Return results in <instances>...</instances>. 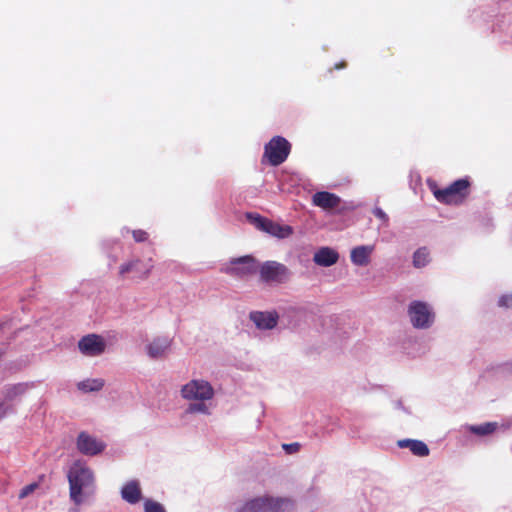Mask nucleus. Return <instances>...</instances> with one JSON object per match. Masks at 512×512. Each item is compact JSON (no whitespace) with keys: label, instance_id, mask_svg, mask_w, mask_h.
Listing matches in <instances>:
<instances>
[{"label":"nucleus","instance_id":"1","mask_svg":"<svg viewBox=\"0 0 512 512\" xmlns=\"http://www.w3.org/2000/svg\"><path fill=\"white\" fill-rule=\"evenodd\" d=\"M180 396L188 402L185 413L189 415H211L215 390L211 383L202 378H194L183 384Z\"/></svg>","mask_w":512,"mask_h":512},{"label":"nucleus","instance_id":"2","mask_svg":"<svg viewBox=\"0 0 512 512\" xmlns=\"http://www.w3.org/2000/svg\"><path fill=\"white\" fill-rule=\"evenodd\" d=\"M69 496L79 506L96 491V480L91 468L81 460L73 462L67 473Z\"/></svg>","mask_w":512,"mask_h":512},{"label":"nucleus","instance_id":"3","mask_svg":"<svg viewBox=\"0 0 512 512\" xmlns=\"http://www.w3.org/2000/svg\"><path fill=\"white\" fill-rule=\"evenodd\" d=\"M408 316L413 327L417 329L430 328L435 319L431 306L422 301H412L409 304Z\"/></svg>","mask_w":512,"mask_h":512},{"label":"nucleus","instance_id":"4","mask_svg":"<svg viewBox=\"0 0 512 512\" xmlns=\"http://www.w3.org/2000/svg\"><path fill=\"white\" fill-rule=\"evenodd\" d=\"M247 219L259 230L276 237L278 239H285L290 237L294 230L289 225L280 224L269 220L259 214H247Z\"/></svg>","mask_w":512,"mask_h":512},{"label":"nucleus","instance_id":"5","mask_svg":"<svg viewBox=\"0 0 512 512\" xmlns=\"http://www.w3.org/2000/svg\"><path fill=\"white\" fill-rule=\"evenodd\" d=\"M289 503L282 499L270 497H257L245 502L235 512H280Z\"/></svg>","mask_w":512,"mask_h":512},{"label":"nucleus","instance_id":"6","mask_svg":"<svg viewBox=\"0 0 512 512\" xmlns=\"http://www.w3.org/2000/svg\"><path fill=\"white\" fill-rule=\"evenodd\" d=\"M260 279L265 283L283 284L290 279L289 269L277 261H266L259 268Z\"/></svg>","mask_w":512,"mask_h":512},{"label":"nucleus","instance_id":"7","mask_svg":"<svg viewBox=\"0 0 512 512\" xmlns=\"http://www.w3.org/2000/svg\"><path fill=\"white\" fill-rule=\"evenodd\" d=\"M290 143L283 137L276 136L265 146L264 156L273 166L283 163L290 153Z\"/></svg>","mask_w":512,"mask_h":512},{"label":"nucleus","instance_id":"8","mask_svg":"<svg viewBox=\"0 0 512 512\" xmlns=\"http://www.w3.org/2000/svg\"><path fill=\"white\" fill-rule=\"evenodd\" d=\"M223 271L233 277L245 278L255 273L256 262L251 256L233 258L225 265Z\"/></svg>","mask_w":512,"mask_h":512},{"label":"nucleus","instance_id":"9","mask_svg":"<svg viewBox=\"0 0 512 512\" xmlns=\"http://www.w3.org/2000/svg\"><path fill=\"white\" fill-rule=\"evenodd\" d=\"M173 339L169 336H157L145 346V352L151 359H164L166 358L172 347Z\"/></svg>","mask_w":512,"mask_h":512},{"label":"nucleus","instance_id":"10","mask_svg":"<svg viewBox=\"0 0 512 512\" xmlns=\"http://www.w3.org/2000/svg\"><path fill=\"white\" fill-rule=\"evenodd\" d=\"M78 348L83 355L95 357L101 355L105 351L106 342L100 335L88 334L79 340Z\"/></svg>","mask_w":512,"mask_h":512},{"label":"nucleus","instance_id":"11","mask_svg":"<svg viewBox=\"0 0 512 512\" xmlns=\"http://www.w3.org/2000/svg\"><path fill=\"white\" fill-rule=\"evenodd\" d=\"M76 446L80 453L94 456L100 454L105 449L106 445L96 437L82 431L77 437Z\"/></svg>","mask_w":512,"mask_h":512},{"label":"nucleus","instance_id":"12","mask_svg":"<svg viewBox=\"0 0 512 512\" xmlns=\"http://www.w3.org/2000/svg\"><path fill=\"white\" fill-rule=\"evenodd\" d=\"M279 315L276 311H255L250 320L261 330H271L277 326Z\"/></svg>","mask_w":512,"mask_h":512},{"label":"nucleus","instance_id":"13","mask_svg":"<svg viewBox=\"0 0 512 512\" xmlns=\"http://www.w3.org/2000/svg\"><path fill=\"white\" fill-rule=\"evenodd\" d=\"M373 252L374 245L356 246L350 252L351 262L356 266H367L370 263L371 255Z\"/></svg>","mask_w":512,"mask_h":512},{"label":"nucleus","instance_id":"14","mask_svg":"<svg viewBox=\"0 0 512 512\" xmlns=\"http://www.w3.org/2000/svg\"><path fill=\"white\" fill-rule=\"evenodd\" d=\"M339 259L338 252L331 247H321L313 256V261L318 266L330 267L337 263Z\"/></svg>","mask_w":512,"mask_h":512},{"label":"nucleus","instance_id":"15","mask_svg":"<svg viewBox=\"0 0 512 512\" xmlns=\"http://www.w3.org/2000/svg\"><path fill=\"white\" fill-rule=\"evenodd\" d=\"M340 198L329 192H317L313 195V204L323 209H332L339 205Z\"/></svg>","mask_w":512,"mask_h":512},{"label":"nucleus","instance_id":"16","mask_svg":"<svg viewBox=\"0 0 512 512\" xmlns=\"http://www.w3.org/2000/svg\"><path fill=\"white\" fill-rule=\"evenodd\" d=\"M398 445L401 448H409L411 452L416 456L424 457L429 454L427 445L422 441L405 439L400 440Z\"/></svg>","mask_w":512,"mask_h":512},{"label":"nucleus","instance_id":"17","mask_svg":"<svg viewBox=\"0 0 512 512\" xmlns=\"http://www.w3.org/2000/svg\"><path fill=\"white\" fill-rule=\"evenodd\" d=\"M435 198L446 204H457L461 201V199L457 196V194L449 187L443 190H435L434 191Z\"/></svg>","mask_w":512,"mask_h":512},{"label":"nucleus","instance_id":"18","mask_svg":"<svg viewBox=\"0 0 512 512\" xmlns=\"http://www.w3.org/2000/svg\"><path fill=\"white\" fill-rule=\"evenodd\" d=\"M79 390L87 392L100 391L104 387V380L101 378L97 379H86L77 384Z\"/></svg>","mask_w":512,"mask_h":512},{"label":"nucleus","instance_id":"19","mask_svg":"<svg viewBox=\"0 0 512 512\" xmlns=\"http://www.w3.org/2000/svg\"><path fill=\"white\" fill-rule=\"evenodd\" d=\"M27 384L19 383L12 386H9L4 391V397L6 400H13L16 397L24 394L27 390Z\"/></svg>","mask_w":512,"mask_h":512},{"label":"nucleus","instance_id":"20","mask_svg":"<svg viewBox=\"0 0 512 512\" xmlns=\"http://www.w3.org/2000/svg\"><path fill=\"white\" fill-rule=\"evenodd\" d=\"M497 428V423L488 422L481 425L470 426V431L477 435H488L493 433Z\"/></svg>","mask_w":512,"mask_h":512},{"label":"nucleus","instance_id":"21","mask_svg":"<svg viewBox=\"0 0 512 512\" xmlns=\"http://www.w3.org/2000/svg\"><path fill=\"white\" fill-rule=\"evenodd\" d=\"M429 262V252L426 248L418 249L413 255V264L417 268L424 267Z\"/></svg>","mask_w":512,"mask_h":512},{"label":"nucleus","instance_id":"22","mask_svg":"<svg viewBox=\"0 0 512 512\" xmlns=\"http://www.w3.org/2000/svg\"><path fill=\"white\" fill-rule=\"evenodd\" d=\"M144 512H166V509L161 503L146 499L144 501Z\"/></svg>","mask_w":512,"mask_h":512},{"label":"nucleus","instance_id":"23","mask_svg":"<svg viewBox=\"0 0 512 512\" xmlns=\"http://www.w3.org/2000/svg\"><path fill=\"white\" fill-rule=\"evenodd\" d=\"M141 499V491L136 481H130V504L136 503Z\"/></svg>","mask_w":512,"mask_h":512},{"label":"nucleus","instance_id":"24","mask_svg":"<svg viewBox=\"0 0 512 512\" xmlns=\"http://www.w3.org/2000/svg\"><path fill=\"white\" fill-rule=\"evenodd\" d=\"M468 187V182L466 180H457L452 185H450V188L454 190V192L457 194V196L462 199L463 194L462 191L466 190Z\"/></svg>","mask_w":512,"mask_h":512},{"label":"nucleus","instance_id":"25","mask_svg":"<svg viewBox=\"0 0 512 512\" xmlns=\"http://www.w3.org/2000/svg\"><path fill=\"white\" fill-rule=\"evenodd\" d=\"M38 487L37 483H31L23 487L19 493V498L23 499L31 494Z\"/></svg>","mask_w":512,"mask_h":512},{"label":"nucleus","instance_id":"26","mask_svg":"<svg viewBox=\"0 0 512 512\" xmlns=\"http://www.w3.org/2000/svg\"><path fill=\"white\" fill-rule=\"evenodd\" d=\"M499 306L512 309V294L503 295L499 299Z\"/></svg>","mask_w":512,"mask_h":512},{"label":"nucleus","instance_id":"27","mask_svg":"<svg viewBox=\"0 0 512 512\" xmlns=\"http://www.w3.org/2000/svg\"><path fill=\"white\" fill-rule=\"evenodd\" d=\"M373 214L382 220L385 224L388 222V216L387 214L381 209V208H375L373 210Z\"/></svg>","mask_w":512,"mask_h":512},{"label":"nucleus","instance_id":"28","mask_svg":"<svg viewBox=\"0 0 512 512\" xmlns=\"http://www.w3.org/2000/svg\"><path fill=\"white\" fill-rule=\"evenodd\" d=\"M133 237L137 242H141L147 239V233L142 230L133 231Z\"/></svg>","mask_w":512,"mask_h":512},{"label":"nucleus","instance_id":"29","mask_svg":"<svg viewBox=\"0 0 512 512\" xmlns=\"http://www.w3.org/2000/svg\"><path fill=\"white\" fill-rule=\"evenodd\" d=\"M151 269L150 264H146L144 270L137 271L135 267H133L134 273L137 274L139 277H146Z\"/></svg>","mask_w":512,"mask_h":512},{"label":"nucleus","instance_id":"30","mask_svg":"<svg viewBox=\"0 0 512 512\" xmlns=\"http://www.w3.org/2000/svg\"><path fill=\"white\" fill-rule=\"evenodd\" d=\"M122 498L128 501V484H125L121 489Z\"/></svg>","mask_w":512,"mask_h":512},{"label":"nucleus","instance_id":"31","mask_svg":"<svg viewBox=\"0 0 512 512\" xmlns=\"http://www.w3.org/2000/svg\"><path fill=\"white\" fill-rule=\"evenodd\" d=\"M6 415V408L3 404H0V419H2Z\"/></svg>","mask_w":512,"mask_h":512},{"label":"nucleus","instance_id":"32","mask_svg":"<svg viewBox=\"0 0 512 512\" xmlns=\"http://www.w3.org/2000/svg\"><path fill=\"white\" fill-rule=\"evenodd\" d=\"M127 270H128V266L122 265V266H121V271H120V272L123 274V273H125Z\"/></svg>","mask_w":512,"mask_h":512},{"label":"nucleus","instance_id":"33","mask_svg":"<svg viewBox=\"0 0 512 512\" xmlns=\"http://www.w3.org/2000/svg\"><path fill=\"white\" fill-rule=\"evenodd\" d=\"M343 66H344V64L342 63V64H340V65H336V68H337V69H339V68H341V67H343Z\"/></svg>","mask_w":512,"mask_h":512},{"label":"nucleus","instance_id":"34","mask_svg":"<svg viewBox=\"0 0 512 512\" xmlns=\"http://www.w3.org/2000/svg\"><path fill=\"white\" fill-rule=\"evenodd\" d=\"M4 355V351L0 350V358Z\"/></svg>","mask_w":512,"mask_h":512}]
</instances>
